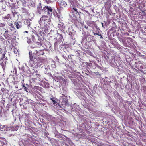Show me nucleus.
<instances>
[{"label": "nucleus", "mask_w": 146, "mask_h": 146, "mask_svg": "<svg viewBox=\"0 0 146 146\" xmlns=\"http://www.w3.org/2000/svg\"><path fill=\"white\" fill-rule=\"evenodd\" d=\"M19 128L18 126H16L14 129V131H17V130Z\"/></svg>", "instance_id": "obj_16"}, {"label": "nucleus", "mask_w": 146, "mask_h": 146, "mask_svg": "<svg viewBox=\"0 0 146 146\" xmlns=\"http://www.w3.org/2000/svg\"><path fill=\"white\" fill-rule=\"evenodd\" d=\"M29 57L30 58L29 63H32V64L31 65V66H32L33 65V64H34L35 63H36V59L35 58H33V57L32 56L31 57L30 54Z\"/></svg>", "instance_id": "obj_7"}, {"label": "nucleus", "mask_w": 146, "mask_h": 146, "mask_svg": "<svg viewBox=\"0 0 146 146\" xmlns=\"http://www.w3.org/2000/svg\"><path fill=\"white\" fill-rule=\"evenodd\" d=\"M55 42L54 44L56 45L58 44H59L61 42L63 39V36L61 34L57 33L55 35Z\"/></svg>", "instance_id": "obj_3"}, {"label": "nucleus", "mask_w": 146, "mask_h": 146, "mask_svg": "<svg viewBox=\"0 0 146 146\" xmlns=\"http://www.w3.org/2000/svg\"><path fill=\"white\" fill-rule=\"evenodd\" d=\"M7 127V126L6 125L2 126L0 127V130L2 131H5L6 130V129Z\"/></svg>", "instance_id": "obj_10"}, {"label": "nucleus", "mask_w": 146, "mask_h": 146, "mask_svg": "<svg viewBox=\"0 0 146 146\" xmlns=\"http://www.w3.org/2000/svg\"><path fill=\"white\" fill-rule=\"evenodd\" d=\"M124 1H130V0H124Z\"/></svg>", "instance_id": "obj_27"}, {"label": "nucleus", "mask_w": 146, "mask_h": 146, "mask_svg": "<svg viewBox=\"0 0 146 146\" xmlns=\"http://www.w3.org/2000/svg\"><path fill=\"white\" fill-rule=\"evenodd\" d=\"M100 38H102V36H101V37H100Z\"/></svg>", "instance_id": "obj_30"}, {"label": "nucleus", "mask_w": 146, "mask_h": 146, "mask_svg": "<svg viewBox=\"0 0 146 146\" xmlns=\"http://www.w3.org/2000/svg\"><path fill=\"white\" fill-rule=\"evenodd\" d=\"M37 87H37V86H35L34 87V88H35V89H37Z\"/></svg>", "instance_id": "obj_25"}, {"label": "nucleus", "mask_w": 146, "mask_h": 146, "mask_svg": "<svg viewBox=\"0 0 146 146\" xmlns=\"http://www.w3.org/2000/svg\"><path fill=\"white\" fill-rule=\"evenodd\" d=\"M8 31H6L4 33V35H7V33H8Z\"/></svg>", "instance_id": "obj_21"}, {"label": "nucleus", "mask_w": 146, "mask_h": 146, "mask_svg": "<svg viewBox=\"0 0 146 146\" xmlns=\"http://www.w3.org/2000/svg\"><path fill=\"white\" fill-rule=\"evenodd\" d=\"M73 9L75 11H77V9L76 8H73Z\"/></svg>", "instance_id": "obj_24"}, {"label": "nucleus", "mask_w": 146, "mask_h": 146, "mask_svg": "<svg viewBox=\"0 0 146 146\" xmlns=\"http://www.w3.org/2000/svg\"><path fill=\"white\" fill-rule=\"evenodd\" d=\"M5 26V25L4 24L1 23L0 24V27H3Z\"/></svg>", "instance_id": "obj_17"}, {"label": "nucleus", "mask_w": 146, "mask_h": 146, "mask_svg": "<svg viewBox=\"0 0 146 146\" xmlns=\"http://www.w3.org/2000/svg\"><path fill=\"white\" fill-rule=\"evenodd\" d=\"M60 2V5L61 7H66L67 6V4L64 1L61 0Z\"/></svg>", "instance_id": "obj_8"}, {"label": "nucleus", "mask_w": 146, "mask_h": 146, "mask_svg": "<svg viewBox=\"0 0 146 146\" xmlns=\"http://www.w3.org/2000/svg\"><path fill=\"white\" fill-rule=\"evenodd\" d=\"M24 90L26 91V92H28V91H27V90H28V88H27L26 87H25L24 88Z\"/></svg>", "instance_id": "obj_18"}, {"label": "nucleus", "mask_w": 146, "mask_h": 146, "mask_svg": "<svg viewBox=\"0 0 146 146\" xmlns=\"http://www.w3.org/2000/svg\"><path fill=\"white\" fill-rule=\"evenodd\" d=\"M31 42V40H29L27 41V42L28 43H30Z\"/></svg>", "instance_id": "obj_20"}, {"label": "nucleus", "mask_w": 146, "mask_h": 146, "mask_svg": "<svg viewBox=\"0 0 146 146\" xmlns=\"http://www.w3.org/2000/svg\"><path fill=\"white\" fill-rule=\"evenodd\" d=\"M35 38L36 39V40H37V41H38V38H36L35 37Z\"/></svg>", "instance_id": "obj_29"}, {"label": "nucleus", "mask_w": 146, "mask_h": 146, "mask_svg": "<svg viewBox=\"0 0 146 146\" xmlns=\"http://www.w3.org/2000/svg\"><path fill=\"white\" fill-rule=\"evenodd\" d=\"M50 17L44 15L40 18L39 23L40 25L43 24L47 25L48 24H50Z\"/></svg>", "instance_id": "obj_2"}, {"label": "nucleus", "mask_w": 146, "mask_h": 146, "mask_svg": "<svg viewBox=\"0 0 146 146\" xmlns=\"http://www.w3.org/2000/svg\"><path fill=\"white\" fill-rule=\"evenodd\" d=\"M15 25L17 28L18 29L20 28L21 27V26L19 25L18 23H16Z\"/></svg>", "instance_id": "obj_12"}, {"label": "nucleus", "mask_w": 146, "mask_h": 146, "mask_svg": "<svg viewBox=\"0 0 146 146\" xmlns=\"http://www.w3.org/2000/svg\"><path fill=\"white\" fill-rule=\"evenodd\" d=\"M58 27L61 31L64 30L65 28V26L62 23L58 24Z\"/></svg>", "instance_id": "obj_9"}, {"label": "nucleus", "mask_w": 146, "mask_h": 146, "mask_svg": "<svg viewBox=\"0 0 146 146\" xmlns=\"http://www.w3.org/2000/svg\"><path fill=\"white\" fill-rule=\"evenodd\" d=\"M10 26L13 28L14 27V25L13 24H11V25H10Z\"/></svg>", "instance_id": "obj_22"}, {"label": "nucleus", "mask_w": 146, "mask_h": 146, "mask_svg": "<svg viewBox=\"0 0 146 146\" xmlns=\"http://www.w3.org/2000/svg\"><path fill=\"white\" fill-rule=\"evenodd\" d=\"M4 18L5 19H10V15L9 14H8Z\"/></svg>", "instance_id": "obj_11"}, {"label": "nucleus", "mask_w": 146, "mask_h": 146, "mask_svg": "<svg viewBox=\"0 0 146 146\" xmlns=\"http://www.w3.org/2000/svg\"><path fill=\"white\" fill-rule=\"evenodd\" d=\"M36 76H37V77L38 78H40V75L39 74H36Z\"/></svg>", "instance_id": "obj_19"}, {"label": "nucleus", "mask_w": 146, "mask_h": 146, "mask_svg": "<svg viewBox=\"0 0 146 146\" xmlns=\"http://www.w3.org/2000/svg\"><path fill=\"white\" fill-rule=\"evenodd\" d=\"M34 35H32V38L33 41L37 43H39L42 41L43 38L42 36V34L39 33L38 34L36 32L35 30L32 31Z\"/></svg>", "instance_id": "obj_1"}, {"label": "nucleus", "mask_w": 146, "mask_h": 146, "mask_svg": "<svg viewBox=\"0 0 146 146\" xmlns=\"http://www.w3.org/2000/svg\"><path fill=\"white\" fill-rule=\"evenodd\" d=\"M28 31H25L24 32V33H28Z\"/></svg>", "instance_id": "obj_26"}, {"label": "nucleus", "mask_w": 146, "mask_h": 146, "mask_svg": "<svg viewBox=\"0 0 146 146\" xmlns=\"http://www.w3.org/2000/svg\"><path fill=\"white\" fill-rule=\"evenodd\" d=\"M42 10L46 12H47L48 14H50L52 13V9L50 6H45L43 8Z\"/></svg>", "instance_id": "obj_4"}, {"label": "nucleus", "mask_w": 146, "mask_h": 146, "mask_svg": "<svg viewBox=\"0 0 146 146\" xmlns=\"http://www.w3.org/2000/svg\"><path fill=\"white\" fill-rule=\"evenodd\" d=\"M51 100L52 101L54 105L56 103V102L55 100H53V98H51Z\"/></svg>", "instance_id": "obj_15"}, {"label": "nucleus", "mask_w": 146, "mask_h": 146, "mask_svg": "<svg viewBox=\"0 0 146 146\" xmlns=\"http://www.w3.org/2000/svg\"><path fill=\"white\" fill-rule=\"evenodd\" d=\"M26 23H27V25L28 26V27H31L30 25V23L29 22V21H26Z\"/></svg>", "instance_id": "obj_13"}, {"label": "nucleus", "mask_w": 146, "mask_h": 146, "mask_svg": "<svg viewBox=\"0 0 146 146\" xmlns=\"http://www.w3.org/2000/svg\"><path fill=\"white\" fill-rule=\"evenodd\" d=\"M64 100H65V103H67L68 102V99H67V98L66 97H64L63 98Z\"/></svg>", "instance_id": "obj_14"}, {"label": "nucleus", "mask_w": 146, "mask_h": 146, "mask_svg": "<svg viewBox=\"0 0 146 146\" xmlns=\"http://www.w3.org/2000/svg\"><path fill=\"white\" fill-rule=\"evenodd\" d=\"M4 61H3V62L2 63V65H3V64H4ZM6 61L5 60V61H4V63H5V64H6Z\"/></svg>", "instance_id": "obj_23"}, {"label": "nucleus", "mask_w": 146, "mask_h": 146, "mask_svg": "<svg viewBox=\"0 0 146 146\" xmlns=\"http://www.w3.org/2000/svg\"><path fill=\"white\" fill-rule=\"evenodd\" d=\"M35 50L36 52L35 53L38 56H40L43 54L42 50L40 48V47H36L35 48Z\"/></svg>", "instance_id": "obj_5"}, {"label": "nucleus", "mask_w": 146, "mask_h": 146, "mask_svg": "<svg viewBox=\"0 0 146 146\" xmlns=\"http://www.w3.org/2000/svg\"><path fill=\"white\" fill-rule=\"evenodd\" d=\"M42 33L43 34L48 33V28L47 27H45L42 29L40 28V34H42Z\"/></svg>", "instance_id": "obj_6"}, {"label": "nucleus", "mask_w": 146, "mask_h": 146, "mask_svg": "<svg viewBox=\"0 0 146 146\" xmlns=\"http://www.w3.org/2000/svg\"><path fill=\"white\" fill-rule=\"evenodd\" d=\"M23 87L24 88L25 87V86L23 84Z\"/></svg>", "instance_id": "obj_28"}]
</instances>
